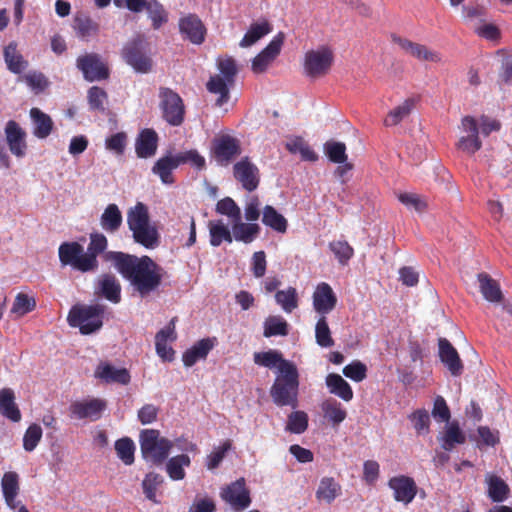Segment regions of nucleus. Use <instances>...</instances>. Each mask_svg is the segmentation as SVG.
<instances>
[{
    "label": "nucleus",
    "mask_w": 512,
    "mask_h": 512,
    "mask_svg": "<svg viewBox=\"0 0 512 512\" xmlns=\"http://www.w3.org/2000/svg\"><path fill=\"white\" fill-rule=\"evenodd\" d=\"M105 260L111 262L142 297L157 290L162 283L163 268L147 255L138 257L121 251H109L105 254Z\"/></svg>",
    "instance_id": "1"
},
{
    "label": "nucleus",
    "mask_w": 512,
    "mask_h": 512,
    "mask_svg": "<svg viewBox=\"0 0 512 512\" xmlns=\"http://www.w3.org/2000/svg\"><path fill=\"white\" fill-rule=\"evenodd\" d=\"M127 225L135 243L146 249H155L160 245V234L157 227L151 224L148 207L144 203L137 202L128 210Z\"/></svg>",
    "instance_id": "2"
},
{
    "label": "nucleus",
    "mask_w": 512,
    "mask_h": 512,
    "mask_svg": "<svg viewBox=\"0 0 512 512\" xmlns=\"http://www.w3.org/2000/svg\"><path fill=\"white\" fill-rule=\"evenodd\" d=\"M270 396L278 407L299 406V373L295 364H284L281 374H277L270 388Z\"/></svg>",
    "instance_id": "3"
},
{
    "label": "nucleus",
    "mask_w": 512,
    "mask_h": 512,
    "mask_svg": "<svg viewBox=\"0 0 512 512\" xmlns=\"http://www.w3.org/2000/svg\"><path fill=\"white\" fill-rule=\"evenodd\" d=\"M105 306L75 305L68 314V323L71 327H78L81 334L89 335L99 330L103 325Z\"/></svg>",
    "instance_id": "4"
},
{
    "label": "nucleus",
    "mask_w": 512,
    "mask_h": 512,
    "mask_svg": "<svg viewBox=\"0 0 512 512\" xmlns=\"http://www.w3.org/2000/svg\"><path fill=\"white\" fill-rule=\"evenodd\" d=\"M172 442L160 436L156 429H145L140 433V449L145 460L159 465L168 457Z\"/></svg>",
    "instance_id": "5"
},
{
    "label": "nucleus",
    "mask_w": 512,
    "mask_h": 512,
    "mask_svg": "<svg viewBox=\"0 0 512 512\" xmlns=\"http://www.w3.org/2000/svg\"><path fill=\"white\" fill-rule=\"evenodd\" d=\"M334 62V54L328 46H321L305 53L303 70L304 74L312 79L327 75Z\"/></svg>",
    "instance_id": "6"
},
{
    "label": "nucleus",
    "mask_w": 512,
    "mask_h": 512,
    "mask_svg": "<svg viewBox=\"0 0 512 512\" xmlns=\"http://www.w3.org/2000/svg\"><path fill=\"white\" fill-rule=\"evenodd\" d=\"M159 98L163 119L171 126H180L185 119L183 99L177 92L167 87H160Z\"/></svg>",
    "instance_id": "7"
},
{
    "label": "nucleus",
    "mask_w": 512,
    "mask_h": 512,
    "mask_svg": "<svg viewBox=\"0 0 512 512\" xmlns=\"http://www.w3.org/2000/svg\"><path fill=\"white\" fill-rule=\"evenodd\" d=\"M59 259L62 265H70L80 272L93 271L90 264L93 262L92 257H87L83 246L78 242H64L60 245Z\"/></svg>",
    "instance_id": "8"
},
{
    "label": "nucleus",
    "mask_w": 512,
    "mask_h": 512,
    "mask_svg": "<svg viewBox=\"0 0 512 512\" xmlns=\"http://www.w3.org/2000/svg\"><path fill=\"white\" fill-rule=\"evenodd\" d=\"M122 57L137 72L147 73L151 70L152 61L145 54L144 40L140 36L131 39L124 45Z\"/></svg>",
    "instance_id": "9"
},
{
    "label": "nucleus",
    "mask_w": 512,
    "mask_h": 512,
    "mask_svg": "<svg viewBox=\"0 0 512 512\" xmlns=\"http://www.w3.org/2000/svg\"><path fill=\"white\" fill-rule=\"evenodd\" d=\"M464 135L460 136L456 143L457 149L467 154L473 155L482 147V141L479 137V127L473 116H464L459 126Z\"/></svg>",
    "instance_id": "10"
},
{
    "label": "nucleus",
    "mask_w": 512,
    "mask_h": 512,
    "mask_svg": "<svg viewBox=\"0 0 512 512\" xmlns=\"http://www.w3.org/2000/svg\"><path fill=\"white\" fill-rule=\"evenodd\" d=\"M212 156L221 166L230 164L241 154L240 141L230 135H221L212 141Z\"/></svg>",
    "instance_id": "11"
},
{
    "label": "nucleus",
    "mask_w": 512,
    "mask_h": 512,
    "mask_svg": "<svg viewBox=\"0 0 512 512\" xmlns=\"http://www.w3.org/2000/svg\"><path fill=\"white\" fill-rule=\"evenodd\" d=\"M221 498L237 511L248 508L251 504L250 491L244 478L227 485L221 492Z\"/></svg>",
    "instance_id": "12"
},
{
    "label": "nucleus",
    "mask_w": 512,
    "mask_h": 512,
    "mask_svg": "<svg viewBox=\"0 0 512 512\" xmlns=\"http://www.w3.org/2000/svg\"><path fill=\"white\" fill-rule=\"evenodd\" d=\"M77 68L82 71L86 80L93 82L109 77V69L96 53H88L77 59Z\"/></svg>",
    "instance_id": "13"
},
{
    "label": "nucleus",
    "mask_w": 512,
    "mask_h": 512,
    "mask_svg": "<svg viewBox=\"0 0 512 512\" xmlns=\"http://www.w3.org/2000/svg\"><path fill=\"white\" fill-rule=\"evenodd\" d=\"M233 174L245 190L252 192L257 189L260 181L259 169L250 161L249 157H244L234 164Z\"/></svg>",
    "instance_id": "14"
},
{
    "label": "nucleus",
    "mask_w": 512,
    "mask_h": 512,
    "mask_svg": "<svg viewBox=\"0 0 512 512\" xmlns=\"http://www.w3.org/2000/svg\"><path fill=\"white\" fill-rule=\"evenodd\" d=\"M105 400L92 398L90 400L75 401L69 406L71 416L76 419H90L96 421L100 419L102 412L106 409Z\"/></svg>",
    "instance_id": "15"
},
{
    "label": "nucleus",
    "mask_w": 512,
    "mask_h": 512,
    "mask_svg": "<svg viewBox=\"0 0 512 512\" xmlns=\"http://www.w3.org/2000/svg\"><path fill=\"white\" fill-rule=\"evenodd\" d=\"M391 40L398 45L405 53L421 61L440 62L441 56L438 52L428 49L427 46L412 42L396 34L391 35Z\"/></svg>",
    "instance_id": "16"
},
{
    "label": "nucleus",
    "mask_w": 512,
    "mask_h": 512,
    "mask_svg": "<svg viewBox=\"0 0 512 512\" xmlns=\"http://www.w3.org/2000/svg\"><path fill=\"white\" fill-rule=\"evenodd\" d=\"M284 34L279 32L270 43L252 60V70L255 73L264 72L269 64L280 54L284 43Z\"/></svg>",
    "instance_id": "17"
},
{
    "label": "nucleus",
    "mask_w": 512,
    "mask_h": 512,
    "mask_svg": "<svg viewBox=\"0 0 512 512\" xmlns=\"http://www.w3.org/2000/svg\"><path fill=\"white\" fill-rule=\"evenodd\" d=\"M388 486L394 492V499L397 502L409 504L417 494V485L413 478L405 475L392 477Z\"/></svg>",
    "instance_id": "18"
},
{
    "label": "nucleus",
    "mask_w": 512,
    "mask_h": 512,
    "mask_svg": "<svg viewBox=\"0 0 512 512\" xmlns=\"http://www.w3.org/2000/svg\"><path fill=\"white\" fill-rule=\"evenodd\" d=\"M179 30L184 38L196 45L205 40L206 28L200 18L195 14H189L179 21Z\"/></svg>",
    "instance_id": "19"
},
{
    "label": "nucleus",
    "mask_w": 512,
    "mask_h": 512,
    "mask_svg": "<svg viewBox=\"0 0 512 512\" xmlns=\"http://www.w3.org/2000/svg\"><path fill=\"white\" fill-rule=\"evenodd\" d=\"M439 357L453 376H460L463 372V363L457 350L446 338H439Z\"/></svg>",
    "instance_id": "20"
},
{
    "label": "nucleus",
    "mask_w": 512,
    "mask_h": 512,
    "mask_svg": "<svg viewBox=\"0 0 512 512\" xmlns=\"http://www.w3.org/2000/svg\"><path fill=\"white\" fill-rule=\"evenodd\" d=\"M158 140V134L154 129L145 128L141 130L135 140L137 157L141 159L153 157L157 152Z\"/></svg>",
    "instance_id": "21"
},
{
    "label": "nucleus",
    "mask_w": 512,
    "mask_h": 512,
    "mask_svg": "<svg viewBox=\"0 0 512 512\" xmlns=\"http://www.w3.org/2000/svg\"><path fill=\"white\" fill-rule=\"evenodd\" d=\"M6 141L9 150L16 157H23L26 154L27 144L25 142L26 133L19 124L10 120L5 127Z\"/></svg>",
    "instance_id": "22"
},
{
    "label": "nucleus",
    "mask_w": 512,
    "mask_h": 512,
    "mask_svg": "<svg viewBox=\"0 0 512 512\" xmlns=\"http://www.w3.org/2000/svg\"><path fill=\"white\" fill-rule=\"evenodd\" d=\"M337 303V298L327 283H321L316 287L313 294V307L316 312L325 316L331 312Z\"/></svg>",
    "instance_id": "23"
},
{
    "label": "nucleus",
    "mask_w": 512,
    "mask_h": 512,
    "mask_svg": "<svg viewBox=\"0 0 512 512\" xmlns=\"http://www.w3.org/2000/svg\"><path fill=\"white\" fill-rule=\"evenodd\" d=\"M95 294L117 304L121 301V284L115 275L103 274L98 279Z\"/></svg>",
    "instance_id": "24"
},
{
    "label": "nucleus",
    "mask_w": 512,
    "mask_h": 512,
    "mask_svg": "<svg viewBox=\"0 0 512 512\" xmlns=\"http://www.w3.org/2000/svg\"><path fill=\"white\" fill-rule=\"evenodd\" d=\"M95 377L108 384L127 385L131 381L130 373L126 368H116L108 362H101L97 366Z\"/></svg>",
    "instance_id": "25"
},
{
    "label": "nucleus",
    "mask_w": 512,
    "mask_h": 512,
    "mask_svg": "<svg viewBox=\"0 0 512 512\" xmlns=\"http://www.w3.org/2000/svg\"><path fill=\"white\" fill-rule=\"evenodd\" d=\"M216 338H203L197 341L191 348L187 349L182 356L186 367H191L199 360L206 359L209 352L214 348Z\"/></svg>",
    "instance_id": "26"
},
{
    "label": "nucleus",
    "mask_w": 512,
    "mask_h": 512,
    "mask_svg": "<svg viewBox=\"0 0 512 512\" xmlns=\"http://www.w3.org/2000/svg\"><path fill=\"white\" fill-rule=\"evenodd\" d=\"M487 496L494 503L506 501L510 495L509 485L498 475L487 473L485 476Z\"/></svg>",
    "instance_id": "27"
},
{
    "label": "nucleus",
    "mask_w": 512,
    "mask_h": 512,
    "mask_svg": "<svg viewBox=\"0 0 512 512\" xmlns=\"http://www.w3.org/2000/svg\"><path fill=\"white\" fill-rule=\"evenodd\" d=\"M180 166L178 155H165L159 158L152 167V172L159 176L163 184H173L174 177L172 175L173 170Z\"/></svg>",
    "instance_id": "28"
},
{
    "label": "nucleus",
    "mask_w": 512,
    "mask_h": 512,
    "mask_svg": "<svg viewBox=\"0 0 512 512\" xmlns=\"http://www.w3.org/2000/svg\"><path fill=\"white\" fill-rule=\"evenodd\" d=\"M437 439L443 450L452 451L456 445H462L466 442V435L457 422H452L445 427V430Z\"/></svg>",
    "instance_id": "29"
},
{
    "label": "nucleus",
    "mask_w": 512,
    "mask_h": 512,
    "mask_svg": "<svg viewBox=\"0 0 512 512\" xmlns=\"http://www.w3.org/2000/svg\"><path fill=\"white\" fill-rule=\"evenodd\" d=\"M72 27L76 35L82 40L88 41L99 32V25L83 12L75 14Z\"/></svg>",
    "instance_id": "30"
},
{
    "label": "nucleus",
    "mask_w": 512,
    "mask_h": 512,
    "mask_svg": "<svg viewBox=\"0 0 512 512\" xmlns=\"http://www.w3.org/2000/svg\"><path fill=\"white\" fill-rule=\"evenodd\" d=\"M479 282V289L484 299L498 303L503 299V293L501 291L499 283L494 280L489 274L482 272L477 275Z\"/></svg>",
    "instance_id": "31"
},
{
    "label": "nucleus",
    "mask_w": 512,
    "mask_h": 512,
    "mask_svg": "<svg viewBox=\"0 0 512 512\" xmlns=\"http://www.w3.org/2000/svg\"><path fill=\"white\" fill-rule=\"evenodd\" d=\"M30 117L34 126V136L39 139L47 138L53 130L54 123L52 118L39 108L35 107L30 110Z\"/></svg>",
    "instance_id": "32"
},
{
    "label": "nucleus",
    "mask_w": 512,
    "mask_h": 512,
    "mask_svg": "<svg viewBox=\"0 0 512 512\" xmlns=\"http://www.w3.org/2000/svg\"><path fill=\"white\" fill-rule=\"evenodd\" d=\"M0 414L13 422L21 420V412L15 403V395L12 389L0 390Z\"/></svg>",
    "instance_id": "33"
},
{
    "label": "nucleus",
    "mask_w": 512,
    "mask_h": 512,
    "mask_svg": "<svg viewBox=\"0 0 512 512\" xmlns=\"http://www.w3.org/2000/svg\"><path fill=\"white\" fill-rule=\"evenodd\" d=\"M254 362L259 366L266 368H277V374H281L283 371L284 364H293L292 362L283 358L281 352L277 350H269L265 352L254 353Z\"/></svg>",
    "instance_id": "34"
},
{
    "label": "nucleus",
    "mask_w": 512,
    "mask_h": 512,
    "mask_svg": "<svg viewBox=\"0 0 512 512\" xmlns=\"http://www.w3.org/2000/svg\"><path fill=\"white\" fill-rule=\"evenodd\" d=\"M7 68L14 74H21L28 67V61L24 59L17 49L16 42H10L3 51Z\"/></svg>",
    "instance_id": "35"
},
{
    "label": "nucleus",
    "mask_w": 512,
    "mask_h": 512,
    "mask_svg": "<svg viewBox=\"0 0 512 512\" xmlns=\"http://www.w3.org/2000/svg\"><path fill=\"white\" fill-rule=\"evenodd\" d=\"M326 385L331 394H334L342 400L349 402L353 399V390L350 384L339 374L330 373L326 376Z\"/></svg>",
    "instance_id": "36"
},
{
    "label": "nucleus",
    "mask_w": 512,
    "mask_h": 512,
    "mask_svg": "<svg viewBox=\"0 0 512 512\" xmlns=\"http://www.w3.org/2000/svg\"><path fill=\"white\" fill-rule=\"evenodd\" d=\"M122 222V213L114 203L109 204L100 217L102 229L109 234L116 233L120 229Z\"/></svg>",
    "instance_id": "37"
},
{
    "label": "nucleus",
    "mask_w": 512,
    "mask_h": 512,
    "mask_svg": "<svg viewBox=\"0 0 512 512\" xmlns=\"http://www.w3.org/2000/svg\"><path fill=\"white\" fill-rule=\"evenodd\" d=\"M18 474L16 472H6L1 481L2 492L7 505L15 509L16 508V497L19 491Z\"/></svg>",
    "instance_id": "38"
},
{
    "label": "nucleus",
    "mask_w": 512,
    "mask_h": 512,
    "mask_svg": "<svg viewBox=\"0 0 512 512\" xmlns=\"http://www.w3.org/2000/svg\"><path fill=\"white\" fill-rule=\"evenodd\" d=\"M271 31L272 26L267 20L252 23L239 45L243 48L250 47Z\"/></svg>",
    "instance_id": "39"
},
{
    "label": "nucleus",
    "mask_w": 512,
    "mask_h": 512,
    "mask_svg": "<svg viewBox=\"0 0 512 512\" xmlns=\"http://www.w3.org/2000/svg\"><path fill=\"white\" fill-rule=\"evenodd\" d=\"M262 222L278 233H285L288 227L286 218L270 205L263 208Z\"/></svg>",
    "instance_id": "40"
},
{
    "label": "nucleus",
    "mask_w": 512,
    "mask_h": 512,
    "mask_svg": "<svg viewBox=\"0 0 512 512\" xmlns=\"http://www.w3.org/2000/svg\"><path fill=\"white\" fill-rule=\"evenodd\" d=\"M414 106L415 100L413 98L404 100L400 105L389 111L384 119V125L387 127L398 125L402 120L410 115Z\"/></svg>",
    "instance_id": "41"
},
{
    "label": "nucleus",
    "mask_w": 512,
    "mask_h": 512,
    "mask_svg": "<svg viewBox=\"0 0 512 512\" xmlns=\"http://www.w3.org/2000/svg\"><path fill=\"white\" fill-rule=\"evenodd\" d=\"M286 149L292 154H300L304 161L314 162L318 159V155L310 147V145L300 136L291 138L285 145Z\"/></svg>",
    "instance_id": "42"
},
{
    "label": "nucleus",
    "mask_w": 512,
    "mask_h": 512,
    "mask_svg": "<svg viewBox=\"0 0 512 512\" xmlns=\"http://www.w3.org/2000/svg\"><path fill=\"white\" fill-rule=\"evenodd\" d=\"M230 86L231 85L220 75L211 76L206 84L207 90L210 93L219 95V97L216 100L217 106H222L228 102L230 98Z\"/></svg>",
    "instance_id": "43"
},
{
    "label": "nucleus",
    "mask_w": 512,
    "mask_h": 512,
    "mask_svg": "<svg viewBox=\"0 0 512 512\" xmlns=\"http://www.w3.org/2000/svg\"><path fill=\"white\" fill-rule=\"evenodd\" d=\"M341 493L340 484L335 481L333 477H324L321 479L316 497L319 500H324L328 504L332 503L335 498Z\"/></svg>",
    "instance_id": "44"
},
{
    "label": "nucleus",
    "mask_w": 512,
    "mask_h": 512,
    "mask_svg": "<svg viewBox=\"0 0 512 512\" xmlns=\"http://www.w3.org/2000/svg\"><path fill=\"white\" fill-rule=\"evenodd\" d=\"M107 246L108 240L104 234L97 232L90 234V242L87 247L86 255L94 259L92 264H90L93 271L97 270L99 266L97 256L103 253Z\"/></svg>",
    "instance_id": "45"
},
{
    "label": "nucleus",
    "mask_w": 512,
    "mask_h": 512,
    "mask_svg": "<svg viewBox=\"0 0 512 512\" xmlns=\"http://www.w3.org/2000/svg\"><path fill=\"white\" fill-rule=\"evenodd\" d=\"M289 325L287 321L279 315L269 316L264 321L263 335L266 338L273 336H287Z\"/></svg>",
    "instance_id": "46"
},
{
    "label": "nucleus",
    "mask_w": 512,
    "mask_h": 512,
    "mask_svg": "<svg viewBox=\"0 0 512 512\" xmlns=\"http://www.w3.org/2000/svg\"><path fill=\"white\" fill-rule=\"evenodd\" d=\"M191 463L187 454H180L170 458L166 464V470L172 480L184 479L186 473L184 467H189Z\"/></svg>",
    "instance_id": "47"
},
{
    "label": "nucleus",
    "mask_w": 512,
    "mask_h": 512,
    "mask_svg": "<svg viewBox=\"0 0 512 512\" xmlns=\"http://www.w3.org/2000/svg\"><path fill=\"white\" fill-rule=\"evenodd\" d=\"M210 233V244L214 247L221 245L223 241L232 243L233 236L228 227L221 221H210L208 224Z\"/></svg>",
    "instance_id": "48"
},
{
    "label": "nucleus",
    "mask_w": 512,
    "mask_h": 512,
    "mask_svg": "<svg viewBox=\"0 0 512 512\" xmlns=\"http://www.w3.org/2000/svg\"><path fill=\"white\" fill-rule=\"evenodd\" d=\"M321 408L324 416L334 425H338L343 422L347 416V412L342 408L341 403L333 398L325 400L322 403Z\"/></svg>",
    "instance_id": "49"
},
{
    "label": "nucleus",
    "mask_w": 512,
    "mask_h": 512,
    "mask_svg": "<svg viewBox=\"0 0 512 512\" xmlns=\"http://www.w3.org/2000/svg\"><path fill=\"white\" fill-rule=\"evenodd\" d=\"M260 233V226L257 223H240L233 225V236L235 240L244 243H251Z\"/></svg>",
    "instance_id": "50"
},
{
    "label": "nucleus",
    "mask_w": 512,
    "mask_h": 512,
    "mask_svg": "<svg viewBox=\"0 0 512 512\" xmlns=\"http://www.w3.org/2000/svg\"><path fill=\"white\" fill-rule=\"evenodd\" d=\"M275 301L286 313H291L298 307V294L294 287L278 290L275 293Z\"/></svg>",
    "instance_id": "51"
},
{
    "label": "nucleus",
    "mask_w": 512,
    "mask_h": 512,
    "mask_svg": "<svg viewBox=\"0 0 512 512\" xmlns=\"http://www.w3.org/2000/svg\"><path fill=\"white\" fill-rule=\"evenodd\" d=\"M308 415L302 410H296L288 415L286 431L293 434H302L308 428Z\"/></svg>",
    "instance_id": "52"
},
{
    "label": "nucleus",
    "mask_w": 512,
    "mask_h": 512,
    "mask_svg": "<svg viewBox=\"0 0 512 512\" xmlns=\"http://www.w3.org/2000/svg\"><path fill=\"white\" fill-rule=\"evenodd\" d=\"M21 80H23L35 94L44 92L50 85L48 78L42 72L35 70L23 75Z\"/></svg>",
    "instance_id": "53"
},
{
    "label": "nucleus",
    "mask_w": 512,
    "mask_h": 512,
    "mask_svg": "<svg viewBox=\"0 0 512 512\" xmlns=\"http://www.w3.org/2000/svg\"><path fill=\"white\" fill-rule=\"evenodd\" d=\"M418 435H427L430 432V416L426 409H417L408 415Z\"/></svg>",
    "instance_id": "54"
},
{
    "label": "nucleus",
    "mask_w": 512,
    "mask_h": 512,
    "mask_svg": "<svg viewBox=\"0 0 512 512\" xmlns=\"http://www.w3.org/2000/svg\"><path fill=\"white\" fill-rule=\"evenodd\" d=\"M315 339L316 343L323 348H330L335 344L326 316H321L316 323Z\"/></svg>",
    "instance_id": "55"
},
{
    "label": "nucleus",
    "mask_w": 512,
    "mask_h": 512,
    "mask_svg": "<svg viewBox=\"0 0 512 512\" xmlns=\"http://www.w3.org/2000/svg\"><path fill=\"white\" fill-rule=\"evenodd\" d=\"M154 29H159L168 21V15L162 4L157 0H149L145 6Z\"/></svg>",
    "instance_id": "56"
},
{
    "label": "nucleus",
    "mask_w": 512,
    "mask_h": 512,
    "mask_svg": "<svg viewBox=\"0 0 512 512\" xmlns=\"http://www.w3.org/2000/svg\"><path fill=\"white\" fill-rule=\"evenodd\" d=\"M163 477L160 474L150 472L142 481V488L146 498L153 503H159L156 499V491L158 487L163 483Z\"/></svg>",
    "instance_id": "57"
},
{
    "label": "nucleus",
    "mask_w": 512,
    "mask_h": 512,
    "mask_svg": "<svg viewBox=\"0 0 512 512\" xmlns=\"http://www.w3.org/2000/svg\"><path fill=\"white\" fill-rule=\"evenodd\" d=\"M329 248L341 265H347L354 256V249L347 241H332Z\"/></svg>",
    "instance_id": "58"
},
{
    "label": "nucleus",
    "mask_w": 512,
    "mask_h": 512,
    "mask_svg": "<svg viewBox=\"0 0 512 512\" xmlns=\"http://www.w3.org/2000/svg\"><path fill=\"white\" fill-rule=\"evenodd\" d=\"M324 150L329 160L333 163L342 164L347 161L346 145L343 142L327 141L324 144Z\"/></svg>",
    "instance_id": "59"
},
{
    "label": "nucleus",
    "mask_w": 512,
    "mask_h": 512,
    "mask_svg": "<svg viewBox=\"0 0 512 512\" xmlns=\"http://www.w3.org/2000/svg\"><path fill=\"white\" fill-rule=\"evenodd\" d=\"M115 450L117 456L123 461L124 464L131 465L134 462L135 445L130 438L124 437L118 439L115 442Z\"/></svg>",
    "instance_id": "60"
},
{
    "label": "nucleus",
    "mask_w": 512,
    "mask_h": 512,
    "mask_svg": "<svg viewBox=\"0 0 512 512\" xmlns=\"http://www.w3.org/2000/svg\"><path fill=\"white\" fill-rule=\"evenodd\" d=\"M217 67L221 73V77L224 78L230 85H234L235 77L238 73V67L236 61L231 56L219 58L217 60Z\"/></svg>",
    "instance_id": "61"
},
{
    "label": "nucleus",
    "mask_w": 512,
    "mask_h": 512,
    "mask_svg": "<svg viewBox=\"0 0 512 512\" xmlns=\"http://www.w3.org/2000/svg\"><path fill=\"white\" fill-rule=\"evenodd\" d=\"M88 104L91 110L104 112L108 100L106 91L98 86H92L88 90Z\"/></svg>",
    "instance_id": "62"
},
{
    "label": "nucleus",
    "mask_w": 512,
    "mask_h": 512,
    "mask_svg": "<svg viewBox=\"0 0 512 512\" xmlns=\"http://www.w3.org/2000/svg\"><path fill=\"white\" fill-rule=\"evenodd\" d=\"M35 307L36 301L33 297L24 293H18L12 305L11 312L18 316H24L33 311Z\"/></svg>",
    "instance_id": "63"
},
{
    "label": "nucleus",
    "mask_w": 512,
    "mask_h": 512,
    "mask_svg": "<svg viewBox=\"0 0 512 512\" xmlns=\"http://www.w3.org/2000/svg\"><path fill=\"white\" fill-rule=\"evenodd\" d=\"M216 212L221 215H225L236 222L241 219V210L236 202L230 197H225L217 202Z\"/></svg>",
    "instance_id": "64"
}]
</instances>
